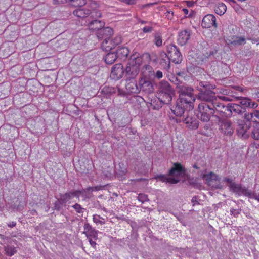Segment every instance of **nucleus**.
Masks as SVG:
<instances>
[{
    "instance_id": "f257e3e1",
    "label": "nucleus",
    "mask_w": 259,
    "mask_h": 259,
    "mask_svg": "<svg viewBox=\"0 0 259 259\" xmlns=\"http://www.w3.org/2000/svg\"><path fill=\"white\" fill-rule=\"evenodd\" d=\"M143 57L137 52H133L126 66L124 69L125 78L126 80L135 79L140 72V67L142 64Z\"/></svg>"
},
{
    "instance_id": "f03ea898",
    "label": "nucleus",
    "mask_w": 259,
    "mask_h": 259,
    "mask_svg": "<svg viewBox=\"0 0 259 259\" xmlns=\"http://www.w3.org/2000/svg\"><path fill=\"white\" fill-rule=\"evenodd\" d=\"M186 170L180 163H175L173 167L169 170L167 175H160L155 178L163 182H168L170 184H177L180 182L179 177L184 176Z\"/></svg>"
},
{
    "instance_id": "7ed1b4c3",
    "label": "nucleus",
    "mask_w": 259,
    "mask_h": 259,
    "mask_svg": "<svg viewBox=\"0 0 259 259\" xmlns=\"http://www.w3.org/2000/svg\"><path fill=\"white\" fill-rule=\"evenodd\" d=\"M158 92L164 104H169L175 95V90L166 81L162 80L158 85Z\"/></svg>"
},
{
    "instance_id": "20e7f679",
    "label": "nucleus",
    "mask_w": 259,
    "mask_h": 259,
    "mask_svg": "<svg viewBox=\"0 0 259 259\" xmlns=\"http://www.w3.org/2000/svg\"><path fill=\"white\" fill-rule=\"evenodd\" d=\"M213 104L199 103L198 107L197 117L203 122H208L214 114Z\"/></svg>"
},
{
    "instance_id": "39448f33",
    "label": "nucleus",
    "mask_w": 259,
    "mask_h": 259,
    "mask_svg": "<svg viewBox=\"0 0 259 259\" xmlns=\"http://www.w3.org/2000/svg\"><path fill=\"white\" fill-rule=\"evenodd\" d=\"M73 14L77 17L81 18L88 17V19L90 18H100L102 15V13L99 10L93 9L91 10L85 8H77L73 11Z\"/></svg>"
},
{
    "instance_id": "423d86ee",
    "label": "nucleus",
    "mask_w": 259,
    "mask_h": 259,
    "mask_svg": "<svg viewBox=\"0 0 259 259\" xmlns=\"http://www.w3.org/2000/svg\"><path fill=\"white\" fill-rule=\"evenodd\" d=\"M113 34V30L109 27H104L103 28H101L97 34V36L99 39H104L102 44V47L105 49L106 51L112 49V47L108 46L107 44Z\"/></svg>"
},
{
    "instance_id": "0eeeda50",
    "label": "nucleus",
    "mask_w": 259,
    "mask_h": 259,
    "mask_svg": "<svg viewBox=\"0 0 259 259\" xmlns=\"http://www.w3.org/2000/svg\"><path fill=\"white\" fill-rule=\"evenodd\" d=\"M140 93L142 92L145 94H151L154 93L155 88L154 82L150 80L146 76H142L139 78Z\"/></svg>"
},
{
    "instance_id": "6e6552de",
    "label": "nucleus",
    "mask_w": 259,
    "mask_h": 259,
    "mask_svg": "<svg viewBox=\"0 0 259 259\" xmlns=\"http://www.w3.org/2000/svg\"><path fill=\"white\" fill-rule=\"evenodd\" d=\"M237 135L243 139L248 138L250 135V123H247L244 120L237 121Z\"/></svg>"
},
{
    "instance_id": "1a4fd4ad",
    "label": "nucleus",
    "mask_w": 259,
    "mask_h": 259,
    "mask_svg": "<svg viewBox=\"0 0 259 259\" xmlns=\"http://www.w3.org/2000/svg\"><path fill=\"white\" fill-rule=\"evenodd\" d=\"M198 99L201 101L200 103L204 104H213L217 100L215 93L211 90H201L198 95Z\"/></svg>"
},
{
    "instance_id": "9d476101",
    "label": "nucleus",
    "mask_w": 259,
    "mask_h": 259,
    "mask_svg": "<svg viewBox=\"0 0 259 259\" xmlns=\"http://www.w3.org/2000/svg\"><path fill=\"white\" fill-rule=\"evenodd\" d=\"M167 55L171 61L175 64H180L183 60V56L176 45H169L167 46Z\"/></svg>"
},
{
    "instance_id": "9b49d317",
    "label": "nucleus",
    "mask_w": 259,
    "mask_h": 259,
    "mask_svg": "<svg viewBox=\"0 0 259 259\" xmlns=\"http://www.w3.org/2000/svg\"><path fill=\"white\" fill-rule=\"evenodd\" d=\"M202 179L207 185L212 188L219 189L222 188V186L220 183L217 184L213 183L214 182H219L220 178L213 172H210L208 174H204L202 176Z\"/></svg>"
},
{
    "instance_id": "f8f14e48",
    "label": "nucleus",
    "mask_w": 259,
    "mask_h": 259,
    "mask_svg": "<svg viewBox=\"0 0 259 259\" xmlns=\"http://www.w3.org/2000/svg\"><path fill=\"white\" fill-rule=\"evenodd\" d=\"M230 191L238 196L244 195L248 197L251 196V191L245 187H242L240 184H232L229 188Z\"/></svg>"
},
{
    "instance_id": "ddd939ff",
    "label": "nucleus",
    "mask_w": 259,
    "mask_h": 259,
    "mask_svg": "<svg viewBox=\"0 0 259 259\" xmlns=\"http://www.w3.org/2000/svg\"><path fill=\"white\" fill-rule=\"evenodd\" d=\"M81 193L82 191L80 190L68 191L64 194H59V199L62 203L64 204V206H65L68 201L74 197L79 198Z\"/></svg>"
},
{
    "instance_id": "4468645a",
    "label": "nucleus",
    "mask_w": 259,
    "mask_h": 259,
    "mask_svg": "<svg viewBox=\"0 0 259 259\" xmlns=\"http://www.w3.org/2000/svg\"><path fill=\"white\" fill-rule=\"evenodd\" d=\"M98 18H93L88 19V22L87 21V23L89 30L93 31H99L101 28H103L105 26V22L98 20Z\"/></svg>"
},
{
    "instance_id": "2eb2a0df",
    "label": "nucleus",
    "mask_w": 259,
    "mask_h": 259,
    "mask_svg": "<svg viewBox=\"0 0 259 259\" xmlns=\"http://www.w3.org/2000/svg\"><path fill=\"white\" fill-rule=\"evenodd\" d=\"M125 75L124 69L121 63L115 64L112 68L111 77L115 79L118 80Z\"/></svg>"
},
{
    "instance_id": "dca6fc26",
    "label": "nucleus",
    "mask_w": 259,
    "mask_h": 259,
    "mask_svg": "<svg viewBox=\"0 0 259 259\" xmlns=\"http://www.w3.org/2000/svg\"><path fill=\"white\" fill-rule=\"evenodd\" d=\"M201 26L203 28H208L211 27H217L216 18L213 14H207L203 18Z\"/></svg>"
},
{
    "instance_id": "f3484780",
    "label": "nucleus",
    "mask_w": 259,
    "mask_h": 259,
    "mask_svg": "<svg viewBox=\"0 0 259 259\" xmlns=\"http://www.w3.org/2000/svg\"><path fill=\"white\" fill-rule=\"evenodd\" d=\"M126 90L128 94H138L140 93L139 83L135 79L126 80Z\"/></svg>"
},
{
    "instance_id": "a211bd4d",
    "label": "nucleus",
    "mask_w": 259,
    "mask_h": 259,
    "mask_svg": "<svg viewBox=\"0 0 259 259\" xmlns=\"http://www.w3.org/2000/svg\"><path fill=\"white\" fill-rule=\"evenodd\" d=\"M220 132L227 136H231L233 134V128L232 126V122L230 120H225L220 124Z\"/></svg>"
},
{
    "instance_id": "6ab92c4d",
    "label": "nucleus",
    "mask_w": 259,
    "mask_h": 259,
    "mask_svg": "<svg viewBox=\"0 0 259 259\" xmlns=\"http://www.w3.org/2000/svg\"><path fill=\"white\" fill-rule=\"evenodd\" d=\"M83 229V234H85L87 237H93L94 240L98 239V231L96 230L88 223H84Z\"/></svg>"
},
{
    "instance_id": "aec40b11",
    "label": "nucleus",
    "mask_w": 259,
    "mask_h": 259,
    "mask_svg": "<svg viewBox=\"0 0 259 259\" xmlns=\"http://www.w3.org/2000/svg\"><path fill=\"white\" fill-rule=\"evenodd\" d=\"M178 100L181 103L187 106L189 110H190L193 108V103L195 101V97L194 94L188 96L187 95L186 96H183V97H179Z\"/></svg>"
},
{
    "instance_id": "412c9836",
    "label": "nucleus",
    "mask_w": 259,
    "mask_h": 259,
    "mask_svg": "<svg viewBox=\"0 0 259 259\" xmlns=\"http://www.w3.org/2000/svg\"><path fill=\"white\" fill-rule=\"evenodd\" d=\"M178 92L179 93V97L188 96L193 94L194 90L191 87L185 84L177 85Z\"/></svg>"
},
{
    "instance_id": "4be33fe9",
    "label": "nucleus",
    "mask_w": 259,
    "mask_h": 259,
    "mask_svg": "<svg viewBox=\"0 0 259 259\" xmlns=\"http://www.w3.org/2000/svg\"><path fill=\"white\" fill-rule=\"evenodd\" d=\"M160 65L164 69L167 70L170 68L171 60L167 54L164 52H162L160 53Z\"/></svg>"
},
{
    "instance_id": "5701e85b",
    "label": "nucleus",
    "mask_w": 259,
    "mask_h": 259,
    "mask_svg": "<svg viewBox=\"0 0 259 259\" xmlns=\"http://www.w3.org/2000/svg\"><path fill=\"white\" fill-rule=\"evenodd\" d=\"M190 33L187 30L182 31L179 33L178 42L181 46L185 45L190 38Z\"/></svg>"
},
{
    "instance_id": "b1692460",
    "label": "nucleus",
    "mask_w": 259,
    "mask_h": 259,
    "mask_svg": "<svg viewBox=\"0 0 259 259\" xmlns=\"http://www.w3.org/2000/svg\"><path fill=\"white\" fill-rule=\"evenodd\" d=\"M183 121L191 129H197L199 126V122L195 118L187 116L183 119Z\"/></svg>"
},
{
    "instance_id": "393cba45",
    "label": "nucleus",
    "mask_w": 259,
    "mask_h": 259,
    "mask_svg": "<svg viewBox=\"0 0 259 259\" xmlns=\"http://www.w3.org/2000/svg\"><path fill=\"white\" fill-rule=\"evenodd\" d=\"M187 108H188L187 106L178 100L176 107L174 109H171V111L177 116H181L184 113L185 110Z\"/></svg>"
},
{
    "instance_id": "a878e982",
    "label": "nucleus",
    "mask_w": 259,
    "mask_h": 259,
    "mask_svg": "<svg viewBox=\"0 0 259 259\" xmlns=\"http://www.w3.org/2000/svg\"><path fill=\"white\" fill-rule=\"evenodd\" d=\"M115 53L118 58L125 60L129 54L130 50L127 47H123L118 48Z\"/></svg>"
},
{
    "instance_id": "bb28decb",
    "label": "nucleus",
    "mask_w": 259,
    "mask_h": 259,
    "mask_svg": "<svg viewBox=\"0 0 259 259\" xmlns=\"http://www.w3.org/2000/svg\"><path fill=\"white\" fill-rule=\"evenodd\" d=\"M150 107L154 110H158L162 106V104H164L162 101L161 98H154L151 99L149 102Z\"/></svg>"
},
{
    "instance_id": "cd10ccee",
    "label": "nucleus",
    "mask_w": 259,
    "mask_h": 259,
    "mask_svg": "<svg viewBox=\"0 0 259 259\" xmlns=\"http://www.w3.org/2000/svg\"><path fill=\"white\" fill-rule=\"evenodd\" d=\"M230 104V108L231 109V111L232 113H234L237 114L241 115L246 112V108L245 107H242L241 105L234 103Z\"/></svg>"
},
{
    "instance_id": "c85d7f7f",
    "label": "nucleus",
    "mask_w": 259,
    "mask_h": 259,
    "mask_svg": "<svg viewBox=\"0 0 259 259\" xmlns=\"http://www.w3.org/2000/svg\"><path fill=\"white\" fill-rule=\"evenodd\" d=\"M213 105L214 106V114L217 113L220 116H222L226 106L223 103L219 102L218 100L213 103Z\"/></svg>"
},
{
    "instance_id": "c756f323",
    "label": "nucleus",
    "mask_w": 259,
    "mask_h": 259,
    "mask_svg": "<svg viewBox=\"0 0 259 259\" xmlns=\"http://www.w3.org/2000/svg\"><path fill=\"white\" fill-rule=\"evenodd\" d=\"M117 58H118L115 52H110L107 53L105 56L104 61L107 64H112Z\"/></svg>"
},
{
    "instance_id": "7c9ffc66",
    "label": "nucleus",
    "mask_w": 259,
    "mask_h": 259,
    "mask_svg": "<svg viewBox=\"0 0 259 259\" xmlns=\"http://www.w3.org/2000/svg\"><path fill=\"white\" fill-rule=\"evenodd\" d=\"M227 7L223 3H219L214 7V11L215 13L220 16L223 15L226 12Z\"/></svg>"
},
{
    "instance_id": "2f4dec72",
    "label": "nucleus",
    "mask_w": 259,
    "mask_h": 259,
    "mask_svg": "<svg viewBox=\"0 0 259 259\" xmlns=\"http://www.w3.org/2000/svg\"><path fill=\"white\" fill-rule=\"evenodd\" d=\"M153 43L158 47L162 45V33L160 31L155 32L153 34Z\"/></svg>"
},
{
    "instance_id": "473e14b6",
    "label": "nucleus",
    "mask_w": 259,
    "mask_h": 259,
    "mask_svg": "<svg viewBox=\"0 0 259 259\" xmlns=\"http://www.w3.org/2000/svg\"><path fill=\"white\" fill-rule=\"evenodd\" d=\"M244 118L248 122H256L255 118L254 117V110H252L250 112H245L244 115Z\"/></svg>"
},
{
    "instance_id": "72a5a7b5",
    "label": "nucleus",
    "mask_w": 259,
    "mask_h": 259,
    "mask_svg": "<svg viewBox=\"0 0 259 259\" xmlns=\"http://www.w3.org/2000/svg\"><path fill=\"white\" fill-rule=\"evenodd\" d=\"M251 137L254 140H259V124L253 126L250 132Z\"/></svg>"
},
{
    "instance_id": "f704fd0d",
    "label": "nucleus",
    "mask_w": 259,
    "mask_h": 259,
    "mask_svg": "<svg viewBox=\"0 0 259 259\" xmlns=\"http://www.w3.org/2000/svg\"><path fill=\"white\" fill-rule=\"evenodd\" d=\"M231 44L234 46H239L246 43L245 39L242 36H236L231 41Z\"/></svg>"
},
{
    "instance_id": "c9c22d12",
    "label": "nucleus",
    "mask_w": 259,
    "mask_h": 259,
    "mask_svg": "<svg viewBox=\"0 0 259 259\" xmlns=\"http://www.w3.org/2000/svg\"><path fill=\"white\" fill-rule=\"evenodd\" d=\"M231 104H228L225 107L223 112V114H222L223 117H225L226 118H230L232 116V113L231 109Z\"/></svg>"
},
{
    "instance_id": "e433bc0d",
    "label": "nucleus",
    "mask_w": 259,
    "mask_h": 259,
    "mask_svg": "<svg viewBox=\"0 0 259 259\" xmlns=\"http://www.w3.org/2000/svg\"><path fill=\"white\" fill-rule=\"evenodd\" d=\"M4 250L6 252V254L9 256H12L16 253L15 248L9 245L4 246Z\"/></svg>"
},
{
    "instance_id": "4c0bfd02",
    "label": "nucleus",
    "mask_w": 259,
    "mask_h": 259,
    "mask_svg": "<svg viewBox=\"0 0 259 259\" xmlns=\"http://www.w3.org/2000/svg\"><path fill=\"white\" fill-rule=\"evenodd\" d=\"M70 2L71 5L79 8H81L87 3L86 0H70Z\"/></svg>"
},
{
    "instance_id": "58836bf2",
    "label": "nucleus",
    "mask_w": 259,
    "mask_h": 259,
    "mask_svg": "<svg viewBox=\"0 0 259 259\" xmlns=\"http://www.w3.org/2000/svg\"><path fill=\"white\" fill-rule=\"evenodd\" d=\"M117 89L112 87H104L102 90V92L105 94L111 95L116 92Z\"/></svg>"
},
{
    "instance_id": "ea45409f",
    "label": "nucleus",
    "mask_w": 259,
    "mask_h": 259,
    "mask_svg": "<svg viewBox=\"0 0 259 259\" xmlns=\"http://www.w3.org/2000/svg\"><path fill=\"white\" fill-rule=\"evenodd\" d=\"M110 42L112 44V46H110V47L114 48L115 46L119 45L122 41V38L120 36H116L114 37L112 40H109Z\"/></svg>"
},
{
    "instance_id": "a19ab883",
    "label": "nucleus",
    "mask_w": 259,
    "mask_h": 259,
    "mask_svg": "<svg viewBox=\"0 0 259 259\" xmlns=\"http://www.w3.org/2000/svg\"><path fill=\"white\" fill-rule=\"evenodd\" d=\"M93 221L96 224H99L100 225H103L105 224V219L100 215L96 214L93 215Z\"/></svg>"
},
{
    "instance_id": "79ce46f5",
    "label": "nucleus",
    "mask_w": 259,
    "mask_h": 259,
    "mask_svg": "<svg viewBox=\"0 0 259 259\" xmlns=\"http://www.w3.org/2000/svg\"><path fill=\"white\" fill-rule=\"evenodd\" d=\"M63 206H64V204L62 203L61 200L58 198L54 203L53 209L57 211H60L62 209Z\"/></svg>"
},
{
    "instance_id": "37998d69",
    "label": "nucleus",
    "mask_w": 259,
    "mask_h": 259,
    "mask_svg": "<svg viewBox=\"0 0 259 259\" xmlns=\"http://www.w3.org/2000/svg\"><path fill=\"white\" fill-rule=\"evenodd\" d=\"M76 212L78 213H83L85 208L81 207V206L78 204L76 203L72 206Z\"/></svg>"
},
{
    "instance_id": "c03bdc74",
    "label": "nucleus",
    "mask_w": 259,
    "mask_h": 259,
    "mask_svg": "<svg viewBox=\"0 0 259 259\" xmlns=\"http://www.w3.org/2000/svg\"><path fill=\"white\" fill-rule=\"evenodd\" d=\"M250 101L251 100L250 99L245 98L241 100V101L240 102V103L241 104L240 105H243L249 108Z\"/></svg>"
},
{
    "instance_id": "a18cd8bd",
    "label": "nucleus",
    "mask_w": 259,
    "mask_h": 259,
    "mask_svg": "<svg viewBox=\"0 0 259 259\" xmlns=\"http://www.w3.org/2000/svg\"><path fill=\"white\" fill-rule=\"evenodd\" d=\"M138 200L143 203L147 201L148 199L147 195L141 193L139 194L138 196Z\"/></svg>"
},
{
    "instance_id": "49530a36",
    "label": "nucleus",
    "mask_w": 259,
    "mask_h": 259,
    "mask_svg": "<svg viewBox=\"0 0 259 259\" xmlns=\"http://www.w3.org/2000/svg\"><path fill=\"white\" fill-rule=\"evenodd\" d=\"M199 86L203 87V90H210L211 85L208 82L201 81L199 82Z\"/></svg>"
},
{
    "instance_id": "de8ad7c7",
    "label": "nucleus",
    "mask_w": 259,
    "mask_h": 259,
    "mask_svg": "<svg viewBox=\"0 0 259 259\" xmlns=\"http://www.w3.org/2000/svg\"><path fill=\"white\" fill-rule=\"evenodd\" d=\"M241 210V209L236 210L234 208H231L230 210L231 214L235 217H237L238 214L240 213Z\"/></svg>"
},
{
    "instance_id": "09e8293b",
    "label": "nucleus",
    "mask_w": 259,
    "mask_h": 259,
    "mask_svg": "<svg viewBox=\"0 0 259 259\" xmlns=\"http://www.w3.org/2000/svg\"><path fill=\"white\" fill-rule=\"evenodd\" d=\"M87 238L90 243V244L91 245V246H92L94 248H95L96 246L97 245V243H96V241H95L96 240H94V239L93 238V237H87Z\"/></svg>"
},
{
    "instance_id": "8fccbe9b",
    "label": "nucleus",
    "mask_w": 259,
    "mask_h": 259,
    "mask_svg": "<svg viewBox=\"0 0 259 259\" xmlns=\"http://www.w3.org/2000/svg\"><path fill=\"white\" fill-rule=\"evenodd\" d=\"M223 181L226 182L228 183V186L229 187V188H230V185L232 184L235 183V182H234L231 179L226 177L224 178Z\"/></svg>"
},
{
    "instance_id": "3c124183",
    "label": "nucleus",
    "mask_w": 259,
    "mask_h": 259,
    "mask_svg": "<svg viewBox=\"0 0 259 259\" xmlns=\"http://www.w3.org/2000/svg\"><path fill=\"white\" fill-rule=\"evenodd\" d=\"M153 29V27L151 26H145L143 28L142 30L144 33H149L151 32Z\"/></svg>"
},
{
    "instance_id": "603ef678",
    "label": "nucleus",
    "mask_w": 259,
    "mask_h": 259,
    "mask_svg": "<svg viewBox=\"0 0 259 259\" xmlns=\"http://www.w3.org/2000/svg\"><path fill=\"white\" fill-rule=\"evenodd\" d=\"M191 203L193 206H195V205L199 204V202L198 201V198L197 196H194L193 197H192L191 199Z\"/></svg>"
},
{
    "instance_id": "864d4df0",
    "label": "nucleus",
    "mask_w": 259,
    "mask_h": 259,
    "mask_svg": "<svg viewBox=\"0 0 259 259\" xmlns=\"http://www.w3.org/2000/svg\"><path fill=\"white\" fill-rule=\"evenodd\" d=\"M258 107V104L254 102H251L250 101L249 108H252L253 110H255V109Z\"/></svg>"
},
{
    "instance_id": "5fc2aeb1",
    "label": "nucleus",
    "mask_w": 259,
    "mask_h": 259,
    "mask_svg": "<svg viewBox=\"0 0 259 259\" xmlns=\"http://www.w3.org/2000/svg\"><path fill=\"white\" fill-rule=\"evenodd\" d=\"M211 116L214 117L215 118V121L219 123L220 124H221L222 122L224 121L225 120L222 119L219 116H218V115H215L214 114H213V115H212Z\"/></svg>"
},
{
    "instance_id": "6e6d98bb",
    "label": "nucleus",
    "mask_w": 259,
    "mask_h": 259,
    "mask_svg": "<svg viewBox=\"0 0 259 259\" xmlns=\"http://www.w3.org/2000/svg\"><path fill=\"white\" fill-rule=\"evenodd\" d=\"M256 122H259V110H254Z\"/></svg>"
},
{
    "instance_id": "4d7b16f0",
    "label": "nucleus",
    "mask_w": 259,
    "mask_h": 259,
    "mask_svg": "<svg viewBox=\"0 0 259 259\" xmlns=\"http://www.w3.org/2000/svg\"><path fill=\"white\" fill-rule=\"evenodd\" d=\"M122 1L128 5H134L136 3V0H122Z\"/></svg>"
},
{
    "instance_id": "13d9d810",
    "label": "nucleus",
    "mask_w": 259,
    "mask_h": 259,
    "mask_svg": "<svg viewBox=\"0 0 259 259\" xmlns=\"http://www.w3.org/2000/svg\"><path fill=\"white\" fill-rule=\"evenodd\" d=\"M163 76V73L161 71H157L155 74V77L158 79H160Z\"/></svg>"
},
{
    "instance_id": "bf43d9fd",
    "label": "nucleus",
    "mask_w": 259,
    "mask_h": 259,
    "mask_svg": "<svg viewBox=\"0 0 259 259\" xmlns=\"http://www.w3.org/2000/svg\"><path fill=\"white\" fill-rule=\"evenodd\" d=\"M249 198H253L259 202V195H257L256 193H251V196H250Z\"/></svg>"
},
{
    "instance_id": "052dcab7",
    "label": "nucleus",
    "mask_w": 259,
    "mask_h": 259,
    "mask_svg": "<svg viewBox=\"0 0 259 259\" xmlns=\"http://www.w3.org/2000/svg\"><path fill=\"white\" fill-rule=\"evenodd\" d=\"M247 39L250 40L252 43L257 42V44H259V38H247Z\"/></svg>"
},
{
    "instance_id": "680f3d73",
    "label": "nucleus",
    "mask_w": 259,
    "mask_h": 259,
    "mask_svg": "<svg viewBox=\"0 0 259 259\" xmlns=\"http://www.w3.org/2000/svg\"><path fill=\"white\" fill-rule=\"evenodd\" d=\"M67 0H53L55 4H63L66 2Z\"/></svg>"
},
{
    "instance_id": "e2e57ef3",
    "label": "nucleus",
    "mask_w": 259,
    "mask_h": 259,
    "mask_svg": "<svg viewBox=\"0 0 259 259\" xmlns=\"http://www.w3.org/2000/svg\"><path fill=\"white\" fill-rule=\"evenodd\" d=\"M16 223L15 222H13V221L11 222L8 224V227H9L10 228L15 227L16 226Z\"/></svg>"
},
{
    "instance_id": "0e129e2a",
    "label": "nucleus",
    "mask_w": 259,
    "mask_h": 259,
    "mask_svg": "<svg viewBox=\"0 0 259 259\" xmlns=\"http://www.w3.org/2000/svg\"><path fill=\"white\" fill-rule=\"evenodd\" d=\"M255 95L257 98H259V89H256L255 91Z\"/></svg>"
},
{
    "instance_id": "69168bd1",
    "label": "nucleus",
    "mask_w": 259,
    "mask_h": 259,
    "mask_svg": "<svg viewBox=\"0 0 259 259\" xmlns=\"http://www.w3.org/2000/svg\"><path fill=\"white\" fill-rule=\"evenodd\" d=\"M236 90L240 91L241 92H243L244 90V89L242 88H241V87H239V86L236 87Z\"/></svg>"
},
{
    "instance_id": "338daca9",
    "label": "nucleus",
    "mask_w": 259,
    "mask_h": 259,
    "mask_svg": "<svg viewBox=\"0 0 259 259\" xmlns=\"http://www.w3.org/2000/svg\"><path fill=\"white\" fill-rule=\"evenodd\" d=\"M187 3L189 7H191L193 5V3L192 1H187Z\"/></svg>"
},
{
    "instance_id": "774afa93",
    "label": "nucleus",
    "mask_w": 259,
    "mask_h": 259,
    "mask_svg": "<svg viewBox=\"0 0 259 259\" xmlns=\"http://www.w3.org/2000/svg\"><path fill=\"white\" fill-rule=\"evenodd\" d=\"M146 69L149 70L150 69H152L151 67L149 65H145L144 66Z\"/></svg>"
}]
</instances>
